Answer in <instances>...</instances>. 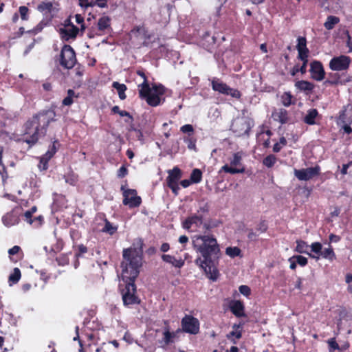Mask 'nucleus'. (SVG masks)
Wrapping results in <instances>:
<instances>
[{"label":"nucleus","mask_w":352,"mask_h":352,"mask_svg":"<svg viewBox=\"0 0 352 352\" xmlns=\"http://www.w3.org/2000/svg\"><path fill=\"white\" fill-rule=\"evenodd\" d=\"M136 74L144 80L142 83L138 85L139 97L145 100L151 107L160 105L161 104L160 96L166 92L164 86L160 83H153L151 87L143 69H138Z\"/></svg>","instance_id":"20e7f679"},{"label":"nucleus","mask_w":352,"mask_h":352,"mask_svg":"<svg viewBox=\"0 0 352 352\" xmlns=\"http://www.w3.org/2000/svg\"><path fill=\"white\" fill-rule=\"evenodd\" d=\"M344 34L347 37L346 46L349 47L348 52L351 53L352 52V37L351 36L349 32L347 30L344 32Z\"/></svg>","instance_id":"13d9d810"},{"label":"nucleus","mask_w":352,"mask_h":352,"mask_svg":"<svg viewBox=\"0 0 352 352\" xmlns=\"http://www.w3.org/2000/svg\"><path fill=\"white\" fill-rule=\"evenodd\" d=\"M21 277V270L18 267L14 268L12 272L8 277V283L10 286L16 284Z\"/></svg>","instance_id":"c756f323"},{"label":"nucleus","mask_w":352,"mask_h":352,"mask_svg":"<svg viewBox=\"0 0 352 352\" xmlns=\"http://www.w3.org/2000/svg\"><path fill=\"white\" fill-rule=\"evenodd\" d=\"M268 229V224L265 220H261L256 227V232L265 233Z\"/></svg>","instance_id":"79ce46f5"},{"label":"nucleus","mask_w":352,"mask_h":352,"mask_svg":"<svg viewBox=\"0 0 352 352\" xmlns=\"http://www.w3.org/2000/svg\"><path fill=\"white\" fill-rule=\"evenodd\" d=\"M229 309L230 311L237 318L244 317L246 316L245 314V305L241 300H229Z\"/></svg>","instance_id":"dca6fc26"},{"label":"nucleus","mask_w":352,"mask_h":352,"mask_svg":"<svg viewBox=\"0 0 352 352\" xmlns=\"http://www.w3.org/2000/svg\"><path fill=\"white\" fill-rule=\"evenodd\" d=\"M112 87L117 90L120 100L126 99V95L125 94V91L127 89V87L126 86V85L121 84L118 82H113L112 84Z\"/></svg>","instance_id":"7c9ffc66"},{"label":"nucleus","mask_w":352,"mask_h":352,"mask_svg":"<svg viewBox=\"0 0 352 352\" xmlns=\"http://www.w3.org/2000/svg\"><path fill=\"white\" fill-rule=\"evenodd\" d=\"M280 101L283 105L286 107L294 104L296 102V100L290 91L284 92L280 96Z\"/></svg>","instance_id":"bb28decb"},{"label":"nucleus","mask_w":352,"mask_h":352,"mask_svg":"<svg viewBox=\"0 0 352 352\" xmlns=\"http://www.w3.org/2000/svg\"><path fill=\"white\" fill-rule=\"evenodd\" d=\"M9 257L13 263H17L23 258V252L19 245H14L8 250Z\"/></svg>","instance_id":"aec40b11"},{"label":"nucleus","mask_w":352,"mask_h":352,"mask_svg":"<svg viewBox=\"0 0 352 352\" xmlns=\"http://www.w3.org/2000/svg\"><path fill=\"white\" fill-rule=\"evenodd\" d=\"M300 60L302 62V65L300 67L299 70L302 74H305L307 72V66L309 60Z\"/></svg>","instance_id":"0e129e2a"},{"label":"nucleus","mask_w":352,"mask_h":352,"mask_svg":"<svg viewBox=\"0 0 352 352\" xmlns=\"http://www.w3.org/2000/svg\"><path fill=\"white\" fill-rule=\"evenodd\" d=\"M77 59L76 52L72 46L65 44L60 51L59 63L65 69H72Z\"/></svg>","instance_id":"6e6552de"},{"label":"nucleus","mask_w":352,"mask_h":352,"mask_svg":"<svg viewBox=\"0 0 352 352\" xmlns=\"http://www.w3.org/2000/svg\"><path fill=\"white\" fill-rule=\"evenodd\" d=\"M311 78L316 81H322L325 77V71L322 63L314 60L310 63Z\"/></svg>","instance_id":"2eb2a0df"},{"label":"nucleus","mask_w":352,"mask_h":352,"mask_svg":"<svg viewBox=\"0 0 352 352\" xmlns=\"http://www.w3.org/2000/svg\"><path fill=\"white\" fill-rule=\"evenodd\" d=\"M38 167L41 170H46L48 168V162L41 157Z\"/></svg>","instance_id":"bf43d9fd"},{"label":"nucleus","mask_w":352,"mask_h":352,"mask_svg":"<svg viewBox=\"0 0 352 352\" xmlns=\"http://www.w3.org/2000/svg\"><path fill=\"white\" fill-rule=\"evenodd\" d=\"M117 230L118 226H113L108 219H104V226L102 229V232L113 235L117 232Z\"/></svg>","instance_id":"473e14b6"},{"label":"nucleus","mask_w":352,"mask_h":352,"mask_svg":"<svg viewBox=\"0 0 352 352\" xmlns=\"http://www.w3.org/2000/svg\"><path fill=\"white\" fill-rule=\"evenodd\" d=\"M186 142H188V148H190V149H193V148H195L196 147V145H195V143H196V140L194 138H188L187 140H186Z\"/></svg>","instance_id":"774afa93"},{"label":"nucleus","mask_w":352,"mask_h":352,"mask_svg":"<svg viewBox=\"0 0 352 352\" xmlns=\"http://www.w3.org/2000/svg\"><path fill=\"white\" fill-rule=\"evenodd\" d=\"M248 239L250 241H256L258 240V234L254 232L252 228H248Z\"/></svg>","instance_id":"3c124183"},{"label":"nucleus","mask_w":352,"mask_h":352,"mask_svg":"<svg viewBox=\"0 0 352 352\" xmlns=\"http://www.w3.org/2000/svg\"><path fill=\"white\" fill-rule=\"evenodd\" d=\"M295 87L300 91L308 92H311L314 89V85L312 82L303 80L297 81Z\"/></svg>","instance_id":"393cba45"},{"label":"nucleus","mask_w":352,"mask_h":352,"mask_svg":"<svg viewBox=\"0 0 352 352\" xmlns=\"http://www.w3.org/2000/svg\"><path fill=\"white\" fill-rule=\"evenodd\" d=\"M336 122L338 126L347 123L345 109L339 112V116L337 118Z\"/></svg>","instance_id":"c03bdc74"},{"label":"nucleus","mask_w":352,"mask_h":352,"mask_svg":"<svg viewBox=\"0 0 352 352\" xmlns=\"http://www.w3.org/2000/svg\"><path fill=\"white\" fill-rule=\"evenodd\" d=\"M272 117L274 120L282 124L287 123L289 120L287 110L283 108L275 109L272 113Z\"/></svg>","instance_id":"f3484780"},{"label":"nucleus","mask_w":352,"mask_h":352,"mask_svg":"<svg viewBox=\"0 0 352 352\" xmlns=\"http://www.w3.org/2000/svg\"><path fill=\"white\" fill-rule=\"evenodd\" d=\"M226 254L231 258L242 256L241 250L238 247H228L226 249Z\"/></svg>","instance_id":"58836bf2"},{"label":"nucleus","mask_w":352,"mask_h":352,"mask_svg":"<svg viewBox=\"0 0 352 352\" xmlns=\"http://www.w3.org/2000/svg\"><path fill=\"white\" fill-rule=\"evenodd\" d=\"M98 29L102 32L111 29V18L108 16L100 17L98 21Z\"/></svg>","instance_id":"a878e982"},{"label":"nucleus","mask_w":352,"mask_h":352,"mask_svg":"<svg viewBox=\"0 0 352 352\" xmlns=\"http://www.w3.org/2000/svg\"><path fill=\"white\" fill-rule=\"evenodd\" d=\"M162 259L166 262L171 264L173 266L181 268L184 265V261L182 258L177 259L175 256L169 255V254H163L162 256Z\"/></svg>","instance_id":"b1692460"},{"label":"nucleus","mask_w":352,"mask_h":352,"mask_svg":"<svg viewBox=\"0 0 352 352\" xmlns=\"http://www.w3.org/2000/svg\"><path fill=\"white\" fill-rule=\"evenodd\" d=\"M194 128L190 124H184L180 128V131L183 133H187L190 138L194 133Z\"/></svg>","instance_id":"a18cd8bd"},{"label":"nucleus","mask_w":352,"mask_h":352,"mask_svg":"<svg viewBox=\"0 0 352 352\" xmlns=\"http://www.w3.org/2000/svg\"><path fill=\"white\" fill-rule=\"evenodd\" d=\"M194 249L200 254L195 262L205 272L206 276L216 281L220 274L217 266L221 250L217 239L213 235H197L192 239Z\"/></svg>","instance_id":"f257e3e1"},{"label":"nucleus","mask_w":352,"mask_h":352,"mask_svg":"<svg viewBox=\"0 0 352 352\" xmlns=\"http://www.w3.org/2000/svg\"><path fill=\"white\" fill-rule=\"evenodd\" d=\"M19 13H20L21 19L24 20V21L28 20V14L29 12L28 8L26 6H22L19 7Z\"/></svg>","instance_id":"603ef678"},{"label":"nucleus","mask_w":352,"mask_h":352,"mask_svg":"<svg viewBox=\"0 0 352 352\" xmlns=\"http://www.w3.org/2000/svg\"><path fill=\"white\" fill-rule=\"evenodd\" d=\"M351 122L349 123L344 124L340 125L342 129L344 130V132L347 134H351L352 133V128L350 126Z\"/></svg>","instance_id":"e2e57ef3"},{"label":"nucleus","mask_w":352,"mask_h":352,"mask_svg":"<svg viewBox=\"0 0 352 352\" xmlns=\"http://www.w3.org/2000/svg\"><path fill=\"white\" fill-rule=\"evenodd\" d=\"M138 248H129L123 250L121 267L122 269V279H136L140 274L143 265V241L140 239Z\"/></svg>","instance_id":"7ed1b4c3"},{"label":"nucleus","mask_w":352,"mask_h":352,"mask_svg":"<svg viewBox=\"0 0 352 352\" xmlns=\"http://www.w3.org/2000/svg\"><path fill=\"white\" fill-rule=\"evenodd\" d=\"M128 174V169L127 168L124 166V165H122L118 170V172H117V176L118 178H123L126 175Z\"/></svg>","instance_id":"4d7b16f0"},{"label":"nucleus","mask_w":352,"mask_h":352,"mask_svg":"<svg viewBox=\"0 0 352 352\" xmlns=\"http://www.w3.org/2000/svg\"><path fill=\"white\" fill-rule=\"evenodd\" d=\"M320 173V167L316 165L314 167H309L302 169H294V175L300 181H308L318 176Z\"/></svg>","instance_id":"f8f14e48"},{"label":"nucleus","mask_w":352,"mask_h":352,"mask_svg":"<svg viewBox=\"0 0 352 352\" xmlns=\"http://www.w3.org/2000/svg\"><path fill=\"white\" fill-rule=\"evenodd\" d=\"M52 8H53L52 3L50 2V1H48V2L43 1L38 6V10L41 12H44V11L51 12Z\"/></svg>","instance_id":"37998d69"},{"label":"nucleus","mask_w":352,"mask_h":352,"mask_svg":"<svg viewBox=\"0 0 352 352\" xmlns=\"http://www.w3.org/2000/svg\"><path fill=\"white\" fill-rule=\"evenodd\" d=\"M65 182L74 186L78 182V175L74 174V173H68L67 175H65Z\"/></svg>","instance_id":"a19ab883"},{"label":"nucleus","mask_w":352,"mask_h":352,"mask_svg":"<svg viewBox=\"0 0 352 352\" xmlns=\"http://www.w3.org/2000/svg\"><path fill=\"white\" fill-rule=\"evenodd\" d=\"M93 6H98L100 8L107 7V0H91Z\"/></svg>","instance_id":"052dcab7"},{"label":"nucleus","mask_w":352,"mask_h":352,"mask_svg":"<svg viewBox=\"0 0 352 352\" xmlns=\"http://www.w3.org/2000/svg\"><path fill=\"white\" fill-rule=\"evenodd\" d=\"M242 152L234 153L230 160L231 166H230L228 164H225L221 167L219 172H224L232 175L245 173V167L242 163Z\"/></svg>","instance_id":"0eeeda50"},{"label":"nucleus","mask_w":352,"mask_h":352,"mask_svg":"<svg viewBox=\"0 0 352 352\" xmlns=\"http://www.w3.org/2000/svg\"><path fill=\"white\" fill-rule=\"evenodd\" d=\"M309 54V49L301 50L300 51H298L297 58L298 60H308Z\"/></svg>","instance_id":"864d4df0"},{"label":"nucleus","mask_w":352,"mask_h":352,"mask_svg":"<svg viewBox=\"0 0 352 352\" xmlns=\"http://www.w3.org/2000/svg\"><path fill=\"white\" fill-rule=\"evenodd\" d=\"M182 331L190 333L197 334L199 331V322L197 318L190 315H186L181 321Z\"/></svg>","instance_id":"9d476101"},{"label":"nucleus","mask_w":352,"mask_h":352,"mask_svg":"<svg viewBox=\"0 0 352 352\" xmlns=\"http://www.w3.org/2000/svg\"><path fill=\"white\" fill-rule=\"evenodd\" d=\"M190 179L192 184H198L202 179V172L199 168H195L191 172Z\"/></svg>","instance_id":"72a5a7b5"},{"label":"nucleus","mask_w":352,"mask_h":352,"mask_svg":"<svg viewBox=\"0 0 352 352\" xmlns=\"http://www.w3.org/2000/svg\"><path fill=\"white\" fill-rule=\"evenodd\" d=\"M351 59L349 56L340 55L331 59L329 67L332 71H344L349 69Z\"/></svg>","instance_id":"9b49d317"},{"label":"nucleus","mask_w":352,"mask_h":352,"mask_svg":"<svg viewBox=\"0 0 352 352\" xmlns=\"http://www.w3.org/2000/svg\"><path fill=\"white\" fill-rule=\"evenodd\" d=\"M74 97H78V96H75V91L73 89H68L67 96L63 100L62 104L64 106H70L73 104Z\"/></svg>","instance_id":"4c0bfd02"},{"label":"nucleus","mask_w":352,"mask_h":352,"mask_svg":"<svg viewBox=\"0 0 352 352\" xmlns=\"http://www.w3.org/2000/svg\"><path fill=\"white\" fill-rule=\"evenodd\" d=\"M33 220H34L33 226L34 227H38V226H41V224L43 223V217L41 215H39L38 217L34 218Z\"/></svg>","instance_id":"338daca9"},{"label":"nucleus","mask_w":352,"mask_h":352,"mask_svg":"<svg viewBox=\"0 0 352 352\" xmlns=\"http://www.w3.org/2000/svg\"><path fill=\"white\" fill-rule=\"evenodd\" d=\"M298 43L296 45V49L298 51L301 50L308 49L307 47V39L305 37L299 36L297 39Z\"/></svg>","instance_id":"49530a36"},{"label":"nucleus","mask_w":352,"mask_h":352,"mask_svg":"<svg viewBox=\"0 0 352 352\" xmlns=\"http://www.w3.org/2000/svg\"><path fill=\"white\" fill-rule=\"evenodd\" d=\"M80 29L74 25H71L69 28H60V34L65 41H69L70 38L74 39L76 38Z\"/></svg>","instance_id":"a211bd4d"},{"label":"nucleus","mask_w":352,"mask_h":352,"mask_svg":"<svg viewBox=\"0 0 352 352\" xmlns=\"http://www.w3.org/2000/svg\"><path fill=\"white\" fill-rule=\"evenodd\" d=\"M327 342L328 344L329 352H334L336 350H338L340 352L344 351L345 348H340L339 344L336 342V338L329 339Z\"/></svg>","instance_id":"f704fd0d"},{"label":"nucleus","mask_w":352,"mask_h":352,"mask_svg":"<svg viewBox=\"0 0 352 352\" xmlns=\"http://www.w3.org/2000/svg\"><path fill=\"white\" fill-rule=\"evenodd\" d=\"M136 279L126 278L123 283L119 285V290L122 296L123 305L129 307L139 305L141 302L137 294V287L135 284Z\"/></svg>","instance_id":"39448f33"},{"label":"nucleus","mask_w":352,"mask_h":352,"mask_svg":"<svg viewBox=\"0 0 352 352\" xmlns=\"http://www.w3.org/2000/svg\"><path fill=\"white\" fill-rule=\"evenodd\" d=\"M318 115L316 109H311L308 111L307 114L305 116L303 121L309 125H313L316 123L315 120Z\"/></svg>","instance_id":"cd10ccee"},{"label":"nucleus","mask_w":352,"mask_h":352,"mask_svg":"<svg viewBox=\"0 0 352 352\" xmlns=\"http://www.w3.org/2000/svg\"><path fill=\"white\" fill-rule=\"evenodd\" d=\"M56 261L60 266H65L69 264V258L67 254H60L56 257Z\"/></svg>","instance_id":"de8ad7c7"},{"label":"nucleus","mask_w":352,"mask_h":352,"mask_svg":"<svg viewBox=\"0 0 352 352\" xmlns=\"http://www.w3.org/2000/svg\"><path fill=\"white\" fill-rule=\"evenodd\" d=\"M168 177H166V185L171 190L172 192L175 195H179L180 190L179 187V182L182 177L181 169L175 166L173 169L168 170Z\"/></svg>","instance_id":"1a4fd4ad"},{"label":"nucleus","mask_w":352,"mask_h":352,"mask_svg":"<svg viewBox=\"0 0 352 352\" xmlns=\"http://www.w3.org/2000/svg\"><path fill=\"white\" fill-rule=\"evenodd\" d=\"M210 83L212 90L220 94L230 96L236 100H240L242 96L239 89L230 87L220 78L214 77L210 80Z\"/></svg>","instance_id":"423d86ee"},{"label":"nucleus","mask_w":352,"mask_h":352,"mask_svg":"<svg viewBox=\"0 0 352 352\" xmlns=\"http://www.w3.org/2000/svg\"><path fill=\"white\" fill-rule=\"evenodd\" d=\"M276 157L273 154H270L263 160V164L267 168H272L276 164Z\"/></svg>","instance_id":"ea45409f"},{"label":"nucleus","mask_w":352,"mask_h":352,"mask_svg":"<svg viewBox=\"0 0 352 352\" xmlns=\"http://www.w3.org/2000/svg\"><path fill=\"white\" fill-rule=\"evenodd\" d=\"M56 113L52 109L41 110L28 118L23 126V142L30 147L47 134L51 122L56 120Z\"/></svg>","instance_id":"f03ea898"},{"label":"nucleus","mask_w":352,"mask_h":352,"mask_svg":"<svg viewBox=\"0 0 352 352\" xmlns=\"http://www.w3.org/2000/svg\"><path fill=\"white\" fill-rule=\"evenodd\" d=\"M293 258L296 260L297 263L300 265L301 267H304L307 265L308 260L306 257L301 256V255H294L293 256Z\"/></svg>","instance_id":"8fccbe9b"},{"label":"nucleus","mask_w":352,"mask_h":352,"mask_svg":"<svg viewBox=\"0 0 352 352\" xmlns=\"http://www.w3.org/2000/svg\"><path fill=\"white\" fill-rule=\"evenodd\" d=\"M349 80H342L341 75L337 72H330L328 74V77L324 81V84L326 85H344L346 82H349Z\"/></svg>","instance_id":"6ab92c4d"},{"label":"nucleus","mask_w":352,"mask_h":352,"mask_svg":"<svg viewBox=\"0 0 352 352\" xmlns=\"http://www.w3.org/2000/svg\"><path fill=\"white\" fill-rule=\"evenodd\" d=\"M226 338L233 344H236L237 340L242 338V331H232L226 335Z\"/></svg>","instance_id":"c9c22d12"},{"label":"nucleus","mask_w":352,"mask_h":352,"mask_svg":"<svg viewBox=\"0 0 352 352\" xmlns=\"http://www.w3.org/2000/svg\"><path fill=\"white\" fill-rule=\"evenodd\" d=\"M88 252V249L87 248L83 245V244H80L77 246V250L75 252V257L77 260H78V258L80 257H82V254L87 253ZM79 265V262L78 261H77L76 263H75V267L76 268L78 267V265Z\"/></svg>","instance_id":"e433bc0d"},{"label":"nucleus","mask_w":352,"mask_h":352,"mask_svg":"<svg viewBox=\"0 0 352 352\" xmlns=\"http://www.w3.org/2000/svg\"><path fill=\"white\" fill-rule=\"evenodd\" d=\"M320 256L323 258L327 259L331 262L336 259V255L331 245H329L328 248H324L323 250H322Z\"/></svg>","instance_id":"2f4dec72"},{"label":"nucleus","mask_w":352,"mask_h":352,"mask_svg":"<svg viewBox=\"0 0 352 352\" xmlns=\"http://www.w3.org/2000/svg\"><path fill=\"white\" fill-rule=\"evenodd\" d=\"M164 324L165 325L163 331V338L162 340L158 341L159 344L162 347H165L172 343L174 342V339L177 336V333L180 331V329H178L176 331L170 332L169 322L168 320H164Z\"/></svg>","instance_id":"4468645a"},{"label":"nucleus","mask_w":352,"mask_h":352,"mask_svg":"<svg viewBox=\"0 0 352 352\" xmlns=\"http://www.w3.org/2000/svg\"><path fill=\"white\" fill-rule=\"evenodd\" d=\"M2 221L5 226L10 227L19 223V217L12 211L5 214L2 218Z\"/></svg>","instance_id":"5701e85b"},{"label":"nucleus","mask_w":352,"mask_h":352,"mask_svg":"<svg viewBox=\"0 0 352 352\" xmlns=\"http://www.w3.org/2000/svg\"><path fill=\"white\" fill-rule=\"evenodd\" d=\"M309 247L311 248V252L320 255L322 250V245L320 242L312 243Z\"/></svg>","instance_id":"09e8293b"},{"label":"nucleus","mask_w":352,"mask_h":352,"mask_svg":"<svg viewBox=\"0 0 352 352\" xmlns=\"http://www.w3.org/2000/svg\"><path fill=\"white\" fill-rule=\"evenodd\" d=\"M122 204L130 208L139 207L142 204V198L138 195L135 189H127L123 192Z\"/></svg>","instance_id":"ddd939ff"},{"label":"nucleus","mask_w":352,"mask_h":352,"mask_svg":"<svg viewBox=\"0 0 352 352\" xmlns=\"http://www.w3.org/2000/svg\"><path fill=\"white\" fill-rule=\"evenodd\" d=\"M221 223L219 221H210L208 223H205L204 225V228L206 230H210L212 228H217Z\"/></svg>","instance_id":"5fc2aeb1"},{"label":"nucleus","mask_w":352,"mask_h":352,"mask_svg":"<svg viewBox=\"0 0 352 352\" xmlns=\"http://www.w3.org/2000/svg\"><path fill=\"white\" fill-rule=\"evenodd\" d=\"M239 292L246 297H249L251 294V289L248 285H241L239 287Z\"/></svg>","instance_id":"6e6d98bb"},{"label":"nucleus","mask_w":352,"mask_h":352,"mask_svg":"<svg viewBox=\"0 0 352 352\" xmlns=\"http://www.w3.org/2000/svg\"><path fill=\"white\" fill-rule=\"evenodd\" d=\"M203 223V217L201 215H192L188 217L183 223V227L185 229H190L192 225L197 227L200 226Z\"/></svg>","instance_id":"412c9836"},{"label":"nucleus","mask_w":352,"mask_h":352,"mask_svg":"<svg viewBox=\"0 0 352 352\" xmlns=\"http://www.w3.org/2000/svg\"><path fill=\"white\" fill-rule=\"evenodd\" d=\"M24 217H25V221L26 222H28L30 225H33V223H34L33 219H34L32 218V214L30 212L27 210L24 214Z\"/></svg>","instance_id":"680f3d73"},{"label":"nucleus","mask_w":352,"mask_h":352,"mask_svg":"<svg viewBox=\"0 0 352 352\" xmlns=\"http://www.w3.org/2000/svg\"><path fill=\"white\" fill-rule=\"evenodd\" d=\"M340 20L338 16L330 15L327 18L326 21L324 23V27L327 30H331L335 28V26L340 23Z\"/></svg>","instance_id":"c85d7f7f"},{"label":"nucleus","mask_w":352,"mask_h":352,"mask_svg":"<svg viewBox=\"0 0 352 352\" xmlns=\"http://www.w3.org/2000/svg\"><path fill=\"white\" fill-rule=\"evenodd\" d=\"M121 117H128L129 120H126V122H132L133 120V116L126 111L121 110L120 113Z\"/></svg>","instance_id":"69168bd1"},{"label":"nucleus","mask_w":352,"mask_h":352,"mask_svg":"<svg viewBox=\"0 0 352 352\" xmlns=\"http://www.w3.org/2000/svg\"><path fill=\"white\" fill-rule=\"evenodd\" d=\"M309 248V245L306 241L302 240H297L296 246L294 249V251L300 254H306L311 258L318 259L319 256H315L308 252Z\"/></svg>","instance_id":"4be33fe9"}]
</instances>
